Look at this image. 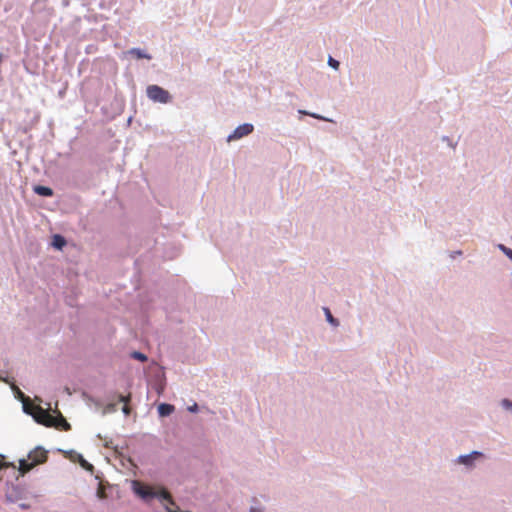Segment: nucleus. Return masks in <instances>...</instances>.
Returning <instances> with one entry per match:
<instances>
[{
    "label": "nucleus",
    "mask_w": 512,
    "mask_h": 512,
    "mask_svg": "<svg viewBox=\"0 0 512 512\" xmlns=\"http://www.w3.org/2000/svg\"><path fill=\"white\" fill-rule=\"evenodd\" d=\"M126 53L129 54V55L134 56L136 59H142V58L151 59L150 55L144 53L139 48H132V49L128 50Z\"/></svg>",
    "instance_id": "6e6552de"
},
{
    "label": "nucleus",
    "mask_w": 512,
    "mask_h": 512,
    "mask_svg": "<svg viewBox=\"0 0 512 512\" xmlns=\"http://www.w3.org/2000/svg\"><path fill=\"white\" fill-rule=\"evenodd\" d=\"M328 63L334 69H337L339 67V62L337 60L333 59L332 57L329 58Z\"/></svg>",
    "instance_id": "2eb2a0df"
},
{
    "label": "nucleus",
    "mask_w": 512,
    "mask_h": 512,
    "mask_svg": "<svg viewBox=\"0 0 512 512\" xmlns=\"http://www.w3.org/2000/svg\"><path fill=\"white\" fill-rule=\"evenodd\" d=\"M122 411H123V413H124L125 415H129V414H130V407L128 406V404H125V405L123 406Z\"/></svg>",
    "instance_id": "a211bd4d"
},
{
    "label": "nucleus",
    "mask_w": 512,
    "mask_h": 512,
    "mask_svg": "<svg viewBox=\"0 0 512 512\" xmlns=\"http://www.w3.org/2000/svg\"><path fill=\"white\" fill-rule=\"evenodd\" d=\"M97 497L99 499H105L106 498L105 488L101 484L98 486V489H97Z\"/></svg>",
    "instance_id": "ddd939ff"
},
{
    "label": "nucleus",
    "mask_w": 512,
    "mask_h": 512,
    "mask_svg": "<svg viewBox=\"0 0 512 512\" xmlns=\"http://www.w3.org/2000/svg\"><path fill=\"white\" fill-rule=\"evenodd\" d=\"M131 399V395H127V396H124V395H120L119 396V401L120 402H123L124 404H128V402L130 401Z\"/></svg>",
    "instance_id": "dca6fc26"
},
{
    "label": "nucleus",
    "mask_w": 512,
    "mask_h": 512,
    "mask_svg": "<svg viewBox=\"0 0 512 512\" xmlns=\"http://www.w3.org/2000/svg\"><path fill=\"white\" fill-rule=\"evenodd\" d=\"M482 453L474 451L469 455H464L459 457V462L465 465H470L473 459L481 457Z\"/></svg>",
    "instance_id": "0eeeda50"
},
{
    "label": "nucleus",
    "mask_w": 512,
    "mask_h": 512,
    "mask_svg": "<svg viewBox=\"0 0 512 512\" xmlns=\"http://www.w3.org/2000/svg\"><path fill=\"white\" fill-rule=\"evenodd\" d=\"M136 492L143 498L158 497L162 500L168 512H179V508L174 503L171 495L164 489L155 492L149 486H140L136 489Z\"/></svg>",
    "instance_id": "f257e3e1"
},
{
    "label": "nucleus",
    "mask_w": 512,
    "mask_h": 512,
    "mask_svg": "<svg viewBox=\"0 0 512 512\" xmlns=\"http://www.w3.org/2000/svg\"><path fill=\"white\" fill-rule=\"evenodd\" d=\"M57 416H54L52 427H55L57 429H61L63 431H69L71 429V425L67 422V420L63 417L60 411H56Z\"/></svg>",
    "instance_id": "423d86ee"
},
{
    "label": "nucleus",
    "mask_w": 512,
    "mask_h": 512,
    "mask_svg": "<svg viewBox=\"0 0 512 512\" xmlns=\"http://www.w3.org/2000/svg\"><path fill=\"white\" fill-rule=\"evenodd\" d=\"M189 410H190V411H196V410H197V405H196V404H194V406H193V407H190V408H189Z\"/></svg>",
    "instance_id": "aec40b11"
},
{
    "label": "nucleus",
    "mask_w": 512,
    "mask_h": 512,
    "mask_svg": "<svg viewBox=\"0 0 512 512\" xmlns=\"http://www.w3.org/2000/svg\"><path fill=\"white\" fill-rule=\"evenodd\" d=\"M174 411V406L162 403L158 406V412L161 416H168Z\"/></svg>",
    "instance_id": "1a4fd4ad"
},
{
    "label": "nucleus",
    "mask_w": 512,
    "mask_h": 512,
    "mask_svg": "<svg viewBox=\"0 0 512 512\" xmlns=\"http://www.w3.org/2000/svg\"><path fill=\"white\" fill-rule=\"evenodd\" d=\"M34 191L41 196L50 197L53 195L52 189L46 186H35Z\"/></svg>",
    "instance_id": "9d476101"
},
{
    "label": "nucleus",
    "mask_w": 512,
    "mask_h": 512,
    "mask_svg": "<svg viewBox=\"0 0 512 512\" xmlns=\"http://www.w3.org/2000/svg\"><path fill=\"white\" fill-rule=\"evenodd\" d=\"M147 96L153 102L169 103L171 101L170 93L158 85H149L146 89Z\"/></svg>",
    "instance_id": "20e7f679"
},
{
    "label": "nucleus",
    "mask_w": 512,
    "mask_h": 512,
    "mask_svg": "<svg viewBox=\"0 0 512 512\" xmlns=\"http://www.w3.org/2000/svg\"><path fill=\"white\" fill-rule=\"evenodd\" d=\"M253 129L254 128L252 124H242L238 126L231 135L228 136V141L237 140L244 136H247L253 132Z\"/></svg>",
    "instance_id": "39448f33"
},
{
    "label": "nucleus",
    "mask_w": 512,
    "mask_h": 512,
    "mask_svg": "<svg viewBox=\"0 0 512 512\" xmlns=\"http://www.w3.org/2000/svg\"><path fill=\"white\" fill-rule=\"evenodd\" d=\"M324 311H325V315H326L327 320H328L330 323H332V324L336 325V324H337V322H336V320L333 318V316H332V314H331L330 310H329L328 308H324Z\"/></svg>",
    "instance_id": "4468645a"
},
{
    "label": "nucleus",
    "mask_w": 512,
    "mask_h": 512,
    "mask_svg": "<svg viewBox=\"0 0 512 512\" xmlns=\"http://www.w3.org/2000/svg\"><path fill=\"white\" fill-rule=\"evenodd\" d=\"M299 112H300V113H302V114L311 115V116H312V117H314V118H319V116H317V115H315V114H309V113H307V112H305V111H302V110H300Z\"/></svg>",
    "instance_id": "6ab92c4d"
},
{
    "label": "nucleus",
    "mask_w": 512,
    "mask_h": 512,
    "mask_svg": "<svg viewBox=\"0 0 512 512\" xmlns=\"http://www.w3.org/2000/svg\"><path fill=\"white\" fill-rule=\"evenodd\" d=\"M131 357L134 358V359H137L139 361H146L147 360V356L141 352H137V351H134L132 354H131Z\"/></svg>",
    "instance_id": "f8f14e48"
},
{
    "label": "nucleus",
    "mask_w": 512,
    "mask_h": 512,
    "mask_svg": "<svg viewBox=\"0 0 512 512\" xmlns=\"http://www.w3.org/2000/svg\"><path fill=\"white\" fill-rule=\"evenodd\" d=\"M23 409L27 414L33 416L35 421L46 427H51L53 424L54 416L48 410L43 409L38 405H34L28 399L23 402Z\"/></svg>",
    "instance_id": "f03ea898"
},
{
    "label": "nucleus",
    "mask_w": 512,
    "mask_h": 512,
    "mask_svg": "<svg viewBox=\"0 0 512 512\" xmlns=\"http://www.w3.org/2000/svg\"><path fill=\"white\" fill-rule=\"evenodd\" d=\"M66 240L61 235H54L52 245L55 248L61 249L63 246H65Z\"/></svg>",
    "instance_id": "9b49d317"
},
{
    "label": "nucleus",
    "mask_w": 512,
    "mask_h": 512,
    "mask_svg": "<svg viewBox=\"0 0 512 512\" xmlns=\"http://www.w3.org/2000/svg\"><path fill=\"white\" fill-rule=\"evenodd\" d=\"M47 461V451L41 447H37L28 454V460L21 459L19 461V471L21 474L29 472L38 464Z\"/></svg>",
    "instance_id": "7ed1b4c3"
},
{
    "label": "nucleus",
    "mask_w": 512,
    "mask_h": 512,
    "mask_svg": "<svg viewBox=\"0 0 512 512\" xmlns=\"http://www.w3.org/2000/svg\"><path fill=\"white\" fill-rule=\"evenodd\" d=\"M502 405L505 407V408H512V402L508 399H504L502 401Z\"/></svg>",
    "instance_id": "f3484780"
}]
</instances>
